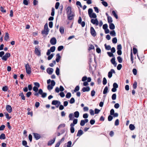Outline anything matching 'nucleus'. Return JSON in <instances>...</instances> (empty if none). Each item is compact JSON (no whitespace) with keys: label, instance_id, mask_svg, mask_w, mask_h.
Listing matches in <instances>:
<instances>
[{"label":"nucleus","instance_id":"nucleus-15","mask_svg":"<svg viewBox=\"0 0 147 147\" xmlns=\"http://www.w3.org/2000/svg\"><path fill=\"white\" fill-rule=\"evenodd\" d=\"M43 93L42 90L41 89H39L38 92L35 93L34 94V95L36 96H38L39 95V94L41 95Z\"/></svg>","mask_w":147,"mask_h":147},{"label":"nucleus","instance_id":"nucleus-16","mask_svg":"<svg viewBox=\"0 0 147 147\" xmlns=\"http://www.w3.org/2000/svg\"><path fill=\"white\" fill-rule=\"evenodd\" d=\"M90 88L89 87H83L82 89V91L83 92H84L86 91L88 92L90 90Z\"/></svg>","mask_w":147,"mask_h":147},{"label":"nucleus","instance_id":"nucleus-32","mask_svg":"<svg viewBox=\"0 0 147 147\" xmlns=\"http://www.w3.org/2000/svg\"><path fill=\"white\" fill-rule=\"evenodd\" d=\"M110 34L113 36H116V33L115 31L113 30L110 32Z\"/></svg>","mask_w":147,"mask_h":147},{"label":"nucleus","instance_id":"nucleus-17","mask_svg":"<svg viewBox=\"0 0 147 147\" xmlns=\"http://www.w3.org/2000/svg\"><path fill=\"white\" fill-rule=\"evenodd\" d=\"M61 58V57L59 53H57L56 55V61L57 62H59V61L60 59Z\"/></svg>","mask_w":147,"mask_h":147},{"label":"nucleus","instance_id":"nucleus-41","mask_svg":"<svg viewBox=\"0 0 147 147\" xmlns=\"http://www.w3.org/2000/svg\"><path fill=\"white\" fill-rule=\"evenodd\" d=\"M63 46H59L57 48V50L59 51H60L63 49Z\"/></svg>","mask_w":147,"mask_h":147},{"label":"nucleus","instance_id":"nucleus-10","mask_svg":"<svg viewBox=\"0 0 147 147\" xmlns=\"http://www.w3.org/2000/svg\"><path fill=\"white\" fill-rule=\"evenodd\" d=\"M91 22L93 24H95L96 26H97L98 24V22L97 19H92Z\"/></svg>","mask_w":147,"mask_h":147},{"label":"nucleus","instance_id":"nucleus-33","mask_svg":"<svg viewBox=\"0 0 147 147\" xmlns=\"http://www.w3.org/2000/svg\"><path fill=\"white\" fill-rule=\"evenodd\" d=\"M55 15V9L53 7L52 8L51 15L52 16H54Z\"/></svg>","mask_w":147,"mask_h":147},{"label":"nucleus","instance_id":"nucleus-55","mask_svg":"<svg viewBox=\"0 0 147 147\" xmlns=\"http://www.w3.org/2000/svg\"><path fill=\"white\" fill-rule=\"evenodd\" d=\"M49 26L50 28H52L53 26V22H50L49 24Z\"/></svg>","mask_w":147,"mask_h":147},{"label":"nucleus","instance_id":"nucleus-5","mask_svg":"<svg viewBox=\"0 0 147 147\" xmlns=\"http://www.w3.org/2000/svg\"><path fill=\"white\" fill-rule=\"evenodd\" d=\"M55 82L54 80H52L51 81V84L48 85L47 86V89L48 90H51L53 89V87L55 85Z\"/></svg>","mask_w":147,"mask_h":147},{"label":"nucleus","instance_id":"nucleus-28","mask_svg":"<svg viewBox=\"0 0 147 147\" xmlns=\"http://www.w3.org/2000/svg\"><path fill=\"white\" fill-rule=\"evenodd\" d=\"M74 115L75 117L78 118L79 117V113L78 111H76L74 113Z\"/></svg>","mask_w":147,"mask_h":147},{"label":"nucleus","instance_id":"nucleus-58","mask_svg":"<svg viewBox=\"0 0 147 147\" xmlns=\"http://www.w3.org/2000/svg\"><path fill=\"white\" fill-rule=\"evenodd\" d=\"M28 138L30 142H31L32 140V136L31 134H30L29 135Z\"/></svg>","mask_w":147,"mask_h":147},{"label":"nucleus","instance_id":"nucleus-42","mask_svg":"<svg viewBox=\"0 0 147 147\" xmlns=\"http://www.w3.org/2000/svg\"><path fill=\"white\" fill-rule=\"evenodd\" d=\"M0 11L3 13H5L6 12V10L2 6L0 7Z\"/></svg>","mask_w":147,"mask_h":147},{"label":"nucleus","instance_id":"nucleus-9","mask_svg":"<svg viewBox=\"0 0 147 147\" xmlns=\"http://www.w3.org/2000/svg\"><path fill=\"white\" fill-rule=\"evenodd\" d=\"M34 52L35 54L38 56H40L41 55L40 50L36 47L35 49Z\"/></svg>","mask_w":147,"mask_h":147},{"label":"nucleus","instance_id":"nucleus-4","mask_svg":"<svg viewBox=\"0 0 147 147\" xmlns=\"http://www.w3.org/2000/svg\"><path fill=\"white\" fill-rule=\"evenodd\" d=\"M44 29H45V30H46L45 33L44 32L45 31H42L41 32L42 34H45L46 35H47L48 34V32H49L47 23L45 24L44 26Z\"/></svg>","mask_w":147,"mask_h":147},{"label":"nucleus","instance_id":"nucleus-11","mask_svg":"<svg viewBox=\"0 0 147 147\" xmlns=\"http://www.w3.org/2000/svg\"><path fill=\"white\" fill-rule=\"evenodd\" d=\"M53 71V69L51 68H48L47 69V73L50 75L51 74H52Z\"/></svg>","mask_w":147,"mask_h":147},{"label":"nucleus","instance_id":"nucleus-47","mask_svg":"<svg viewBox=\"0 0 147 147\" xmlns=\"http://www.w3.org/2000/svg\"><path fill=\"white\" fill-rule=\"evenodd\" d=\"M5 116H6V118L8 120L10 119L11 118V117L9 116V114L7 113L5 114Z\"/></svg>","mask_w":147,"mask_h":147},{"label":"nucleus","instance_id":"nucleus-29","mask_svg":"<svg viewBox=\"0 0 147 147\" xmlns=\"http://www.w3.org/2000/svg\"><path fill=\"white\" fill-rule=\"evenodd\" d=\"M83 132L82 130H79L78 132L77 136H80L83 134Z\"/></svg>","mask_w":147,"mask_h":147},{"label":"nucleus","instance_id":"nucleus-62","mask_svg":"<svg viewBox=\"0 0 147 147\" xmlns=\"http://www.w3.org/2000/svg\"><path fill=\"white\" fill-rule=\"evenodd\" d=\"M28 90L30 91H31L32 89V86L31 84H29L28 86Z\"/></svg>","mask_w":147,"mask_h":147},{"label":"nucleus","instance_id":"nucleus-12","mask_svg":"<svg viewBox=\"0 0 147 147\" xmlns=\"http://www.w3.org/2000/svg\"><path fill=\"white\" fill-rule=\"evenodd\" d=\"M6 109L7 111L9 113H11L12 112V108L10 105H7Z\"/></svg>","mask_w":147,"mask_h":147},{"label":"nucleus","instance_id":"nucleus-38","mask_svg":"<svg viewBox=\"0 0 147 147\" xmlns=\"http://www.w3.org/2000/svg\"><path fill=\"white\" fill-rule=\"evenodd\" d=\"M108 90V88L107 87H106L103 91V93L104 94H106Z\"/></svg>","mask_w":147,"mask_h":147},{"label":"nucleus","instance_id":"nucleus-19","mask_svg":"<svg viewBox=\"0 0 147 147\" xmlns=\"http://www.w3.org/2000/svg\"><path fill=\"white\" fill-rule=\"evenodd\" d=\"M19 96H21L22 100H25V96H24V93L23 92H22L20 94Z\"/></svg>","mask_w":147,"mask_h":147},{"label":"nucleus","instance_id":"nucleus-53","mask_svg":"<svg viewBox=\"0 0 147 147\" xmlns=\"http://www.w3.org/2000/svg\"><path fill=\"white\" fill-rule=\"evenodd\" d=\"M116 97V94H113L112 96V98L113 100H115Z\"/></svg>","mask_w":147,"mask_h":147},{"label":"nucleus","instance_id":"nucleus-64","mask_svg":"<svg viewBox=\"0 0 147 147\" xmlns=\"http://www.w3.org/2000/svg\"><path fill=\"white\" fill-rule=\"evenodd\" d=\"M31 94H32V93L31 92H30V91L28 92H27L26 94V96L28 97H29L31 95Z\"/></svg>","mask_w":147,"mask_h":147},{"label":"nucleus","instance_id":"nucleus-40","mask_svg":"<svg viewBox=\"0 0 147 147\" xmlns=\"http://www.w3.org/2000/svg\"><path fill=\"white\" fill-rule=\"evenodd\" d=\"M8 89V87L7 86H3L2 88V90L3 91H6Z\"/></svg>","mask_w":147,"mask_h":147},{"label":"nucleus","instance_id":"nucleus-50","mask_svg":"<svg viewBox=\"0 0 147 147\" xmlns=\"http://www.w3.org/2000/svg\"><path fill=\"white\" fill-rule=\"evenodd\" d=\"M34 85L36 86L37 87L39 88L40 86V84L38 82H35L34 83Z\"/></svg>","mask_w":147,"mask_h":147},{"label":"nucleus","instance_id":"nucleus-60","mask_svg":"<svg viewBox=\"0 0 147 147\" xmlns=\"http://www.w3.org/2000/svg\"><path fill=\"white\" fill-rule=\"evenodd\" d=\"M76 4L77 5H79L80 6V7H82V5L81 4V3L79 1H77V2H76Z\"/></svg>","mask_w":147,"mask_h":147},{"label":"nucleus","instance_id":"nucleus-48","mask_svg":"<svg viewBox=\"0 0 147 147\" xmlns=\"http://www.w3.org/2000/svg\"><path fill=\"white\" fill-rule=\"evenodd\" d=\"M85 123H86L84 120H82L80 122V125L82 126H83L85 125Z\"/></svg>","mask_w":147,"mask_h":147},{"label":"nucleus","instance_id":"nucleus-35","mask_svg":"<svg viewBox=\"0 0 147 147\" xmlns=\"http://www.w3.org/2000/svg\"><path fill=\"white\" fill-rule=\"evenodd\" d=\"M105 49L106 50H109L111 49V47L109 45H107L106 44L105 45Z\"/></svg>","mask_w":147,"mask_h":147},{"label":"nucleus","instance_id":"nucleus-3","mask_svg":"<svg viewBox=\"0 0 147 147\" xmlns=\"http://www.w3.org/2000/svg\"><path fill=\"white\" fill-rule=\"evenodd\" d=\"M26 73L28 74H30L31 73V67H30L29 63H27L25 66Z\"/></svg>","mask_w":147,"mask_h":147},{"label":"nucleus","instance_id":"nucleus-34","mask_svg":"<svg viewBox=\"0 0 147 147\" xmlns=\"http://www.w3.org/2000/svg\"><path fill=\"white\" fill-rule=\"evenodd\" d=\"M107 18L108 22L109 23H111L113 21L112 18L111 17L109 16H108Z\"/></svg>","mask_w":147,"mask_h":147},{"label":"nucleus","instance_id":"nucleus-52","mask_svg":"<svg viewBox=\"0 0 147 147\" xmlns=\"http://www.w3.org/2000/svg\"><path fill=\"white\" fill-rule=\"evenodd\" d=\"M33 90L35 92H37L38 90V88L36 86H34L33 88Z\"/></svg>","mask_w":147,"mask_h":147},{"label":"nucleus","instance_id":"nucleus-44","mask_svg":"<svg viewBox=\"0 0 147 147\" xmlns=\"http://www.w3.org/2000/svg\"><path fill=\"white\" fill-rule=\"evenodd\" d=\"M71 93L70 92H68L67 94L66 95V97L67 98H69L71 97Z\"/></svg>","mask_w":147,"mask_h":147},{"label":"nucleus","instance_id":"nucleus-8","mask_svg":"<svg viewBox=\"0 0 147 147\" xmlns=\"http://www.w3.org/2000/svg\"><path fill=\"white\" fill-rule=\"evenodd\" d=\"M90 33L91 35L94 37L96 36V33L93 27L90 28Z\"/></svg>","mask_w":147,"mask_h":147},{"label":"nucleus","instance_id":"nucleus-13","mask_svg":"<svg viewBox=\"0 0 147 147\" xmlns=\"http://www.w3.org/2000/svg\"><path fill=\"white\" fill-rule=\"evenodd\" d=\"M113 73H115V70L113 69H111V71L109 72L108 76L109 78H110L112 77Z\"/></svg>","mask_w":147,"mask_h":147},{"label":"nucleus","instance_id":"nucleus-45","mask_svg":"<svg viewBox=\"0 0 147 147\" xmlns=\"http://www.w3.org/2000/svg\"><path fill=\"white\" fill-rule=\"evenodd\" d=\"M117 59L118 60L119 62V63H121L122 62V60L121 57L120 56H119L117 57Z\"/></svg>","mask_w":147,"mask_h":147},{"label":"nucleus","instance_id":"nucleus-25","mask_svg":"<svg viewBox=\"0 0 147 147\" xmlns=\"http://www.w3.org/2000/svg\"><path fill=\"white\" fill-rule=\"evenodd\" d=\"M54 55V53H52L50 55H49L47 59L48 60H49L51 59Z\"/></svg>","mask_w":147,"mask_h":147},{"label":"nucleus","instance_id":"nucleus-46","mask_svg":"<svg viewBox=\"0 0 147 147\" xmlns=\"http://www.w3.org/2000/svg\"><path fill=\"white\" fill-rule=\"evenodd\" d=\"M80 89V87L79 86H77L75 88V89H74V92H76L78 91Z\"/></svg>","mask_w":147,"mask_h":147},{"label":"nucleus","instance_id":"nucleus-61","mask_svg":"<svg viewBox=\"0 0 147 147\" xmlns=\"http://www.w3.org/2000/svg\"><path fill=\"white\" fill-rule=\"evenodd\" d=\"M5 127L4 125H2L0 127V130H3Z\"/></svg>","mask_w":147,"mask_h":147},{"label":"nucleus","instance_id":"nucleus-56","mask_svg":"<svg viewBox=\"0 0 147 147\" xmlns=\"http://www.w3.org/2000/svg\"><path fill=\"white\" fill-rule=\"evenodd\" d=\"M102 82L104 85H105L107 84V81L105 78H103Z\"/></svg>","mask_w":147,"mask_h":147},{"label":"nucleus","instance_id":"nucleus-51","mask_svg":"<svg viewBox=\"0 0 147 147\" xmlns=\"http://www.w3.org/2000/svg\"><path fill=\"white\" fill-rule=\"evenodd\" d=\"M114 16L115 17V18L116 19L118 18V16L116 14L115 11H113L112 12Z\"/></svg>","mask_w":147,"mask_h":147},{"label":"nucleus","instance_id":"nucleus-23","mask_svg":"<svg viewBox=\"0 0 147 147\" xmlns=\"http://www.w3.org/2000/svg\"><path fill=\"white\" fill-rule=\"evenodd\" d=\"M109 28L111 30H113L115 28L114 25L112 23H110L109 24Z\"/></svg>","mask_w":147,"mask_h":147},{"label":"nucleus","instance_id":"nucleus-63","mask_svg":"<svg viewBox=\"0 0 147 147\" xmlns=\"http://www.w3.org/2000/svg\"><path fill=\"white\" fill-rule=\"evenodd\" d=\"M40 105V103L38 102H36L35 103V106L36 108H38Z\"/></svg>","mask_w":147,"mask_h":147},{"label":"nucleus","instance_id":"nucleus-22","mask_svg":"<svg viewBox=\"0 0 147 147\" xmlns=\"http://www.w3.org/2000/svg\"><path fill=\"white\" fill-rule=\"evenodd\" d=\"M111 63L114 65L116 66L117 65V63H116V62L115 61V58H112L111 60Z\"/></svg>","mask_w":147,"mask_h":147},{"label":"nucleus","instance_id":"nucleus-24","mask_svg":"<svg viewBox=\"0 0 147 147\" xmlns=\"http://www.w3.org/2000/svg\"><path fill=\"white\" fill-rule=\"evenodd\" d=\"M59 31L61 34H63L64 33V29L63 27H61L59 28Z\"/></svg>","mask_w":147,"mask_h":147},{"label":"nucleus","instance_id":"nucleus-2","mask_svg":"<svg viewBox=\"0 0 147 147\" xmlns=\"http://www.w3.org/2000/svg\"><path fill=\"white\" fill-rule=\"evenodd\" d=\"M73 113H70L69 115V120H73V123H72L70 126H71L70 128L71 132V133H74V117L73 116Z\"/></svg>","mask_w":147,"mask_h":147},{"label":"nucleus","instance_id":"nucleus-6","mask_svg":"<svg viewBox=\"0 0 147 147\" xmlns=\"http://www.w3.org/2000/svg\"><path fill=\"white\" fill-rule=\"evenodd\" d=\"M51 104L52 105H56V107L58 108L60 105L61 102L59 101L54 100L52 101Z\"/></svg>","mask_w":147,"mask_h":147},{"label":"nucleus","instance_id":"nucleus-49","mask_svg":"<svg viewBox=\"0 0 147 147\" xmlns=\"http://www.w3.org/2000/svg\"><path fill=\"white\" fill-rule=\"evenodd\" d=\"M117 42V39L116 37L113 38L112 39V42L114 43H116Z\"/></svg>","mask_w":147,"mask_h":147},{"label":"nucleus","instance_id":"nucleus-31","mask_svg":"<svg viewBox=\"0 0 147 147\" xmlns=\"http://www.w3.org/2000/svg\"><path fill=\"white\" fill-rule=\"evenodd\" d=\"M71 142L69 141H68L67 143L66 146H65L67 147H71Z\"/></svg>","mask_w":147,"mask_h":147},{"label":"nucleus","instance_id":"nucleus-26","mask_svg":"<svg viewBox=\"0 0 147 147\" xmlns=\"http://www.w3.org/2000/svg\"><path fill=\"white\" fill-rule=\"evenodd\" d=\"M129 128L131 130H132L134 129L135 127L133 125L131 124L129 125Z\"/></svg>","mask_w":147,"mask_h":147},{"label":"nucleus","instance_id":"nucleus-20","mask_svg":"<svg viewBox=\"0 0 147 147\" xmlns=\"http://www.w3.org/2000/svg\"><path fill=\"white\" fill-rule=\"evenodd\" d=\"M9 38V34L7 32L6 33L5 36L4 37V39L5 40L7 41L8 40Z\"/></svg>","mask_w":147,"mask_h":147},{"label":"nucleus","instance_id":"nucleus-59","mask_svg":"<svg viewBox=\"0 0 147 147\" xmlns=\"http://www.w3.org/2000/svg\"><path fill=\"white\" fill-rule=\"evenodd\" d=\"M23 3L25 5H28V2L27 0H24Z\"/></svg>","mask_w":147,"mask_h":147},{"label":"nucleus","instance_id":"nucleus-43","mask_svg":"<svg viewBox=\"0 0 147 147\" xmlns=\"http://www.w3.org/2000/svg\"><path fill=\"white\" fill-rule=\"evenodd\" d=\"M93 12V10L92 9L90 8L88 9V14L89 15V16Z\"/></svg>","mask_w":147,"mask_h":147},{"label":"nucleus","instance_id":"nucleus-30","mask_svg":"<svg viewBox=\"0 0 147 147\" xmlns=\"http://www.w3.org/2000/svg\"><path fill=\"white\" fill-rule=\"evenodd\" d=\"M60 5V3L59 2H57L56 3L55 7L56 9H58Z\"/></svg>","mask_w":147,"mask_h":147},{"label":"nucleus","instance_id":"nucleus-36","mask_svg":"<svg viewBox=\"0 0 147 147\" xmlns=\"http://www.w3.org/2000/svg\"><path fill=\"white\" fill-rule=\"evenodd\" d=\"M55 49V46H52L49 49L52 52H54Z\"/></svg>","mask_w":147,"mask_h":147},{"label":"nucleus","instance_id":"nucleus-54","mask_svg":"<svg viewBox=\"0 0 147 147\" xmlns=\"http://www.w3.org/2000/svg\"><path fill=\"white\" fill-rule=\"evenodd\" d=\"M27 142L25 140H23L22 141V145L24 146H26L27 145Z\"/></svg>","mask_w":147,"mask_h":147},{"label":"nucleus","instance_id":"nucleus-39","mask_svg":"<svg viewBox=\"0 0 147 147\" xmlns=\"http://www.w3.org/2000/svg\"><path fill=\"white\" fill-rule=\"evenodd\" d=\"M55 73L58 76L59 74V69L58 67H57L56 68Z\"/></svg>","mask_w":147,"mask_h":147},{"label":"nucleus","instance_id":"nucleus-21","mask_svg":"<svg viewBox=\"0 0 147 147\" xmlns=\"http://www.w3.org/2000/svg\"><path fill=\"white\" fill-rule=\"evenodd\" d=\"M6 137L5 134L2 133L0 136V139L1 140H4L5 139Z\"/></svg>","mask_w":147,"mask_h":147},{"label":"nucleus","instance_id":"nucleus-27","mask_svg":"<svg viewBox=\"0 0 147 147\" xmlns=\"http://www.w3.org/2000/svg\"><path fill=\"white\" fill-rule=\"evenodd\" d=\"M89 16L90 18H96V14L94 13H92Z\"/></svg>","mask_w":147,"mask_h":147},{"label":"nucleus","instance_id":"nucleus-57","mask_svg":"<svg viewBox=\"0 0 147 147\" xmlns=\"http://www.w3.org/2000/svg\"><path fill=\"white\" fill-rule=\"evenodd\" d=\"M122 67V66L121 64H119L117 67V68L118 70H120L121 68Z\"/></svg>","mask_w":147,"mask_h":147},{"label":"nucleus","instance_id":"nucleus-7","mask_svg":"<svg viewBox=\"0 0 147 147\" xmlns=\"http://www.w3.org/2000/svg\"><path fill=\"white\" fill-rule=\"evenodd\" d=\"M50 43L52 45H55L57 43V40L55 37H53L50 40Z\"/></svg>","mask_w":147,"mask_h":147},{"label":"nucleus","instance_id":"nucleus-37","mask_svg":"<svg viewBox=\"0 0 147 147\" xmlns=\"http://www.w3.org/2000/svg\"><path fill=\"white\" fill-rule=\"evenodd\" d=\"M65 126V124H60L58 127L57 128V130L59 129L61 127H64Z\"/></svg>","mask_w":147,"mask_h":147},{"label":"nucleus","instance_id":"nucleus-1","mask_svg":"<svg viewBox=\"0 0 147 147\" xmlns=\"http://www.w3.org/2000/svg\"><path fill=\"white\" fill-rule=\"evenodd\" d=\"M66 13L67 19L69 20H71L74 18V14L72 12L71 8L70 7L68 6L66 9Z\"/></svg>","mask_w":147,"mask_h":147},{"label":"nucleus","instance_id":"nucleus-14","mask_svg":"<svg viewBox=\"0 0 147 147\" xmlns=\"http://www.w3.org/2000/svg\"><path fill=\"white\" fill-rule=\"evenodd\" d=\"M33 134L34 137L36 140H38L40 138V136L39 134L36 133H33Z\"/></svg>","mask_w":147,"mask_h":147},{"label":"nucleus","instance_id":"nucleus-18","mask_svg":"<svg viewBox=\"0 0 147 147\" xmlns=\"http://www.w3.org/2000/svg\"><path fill=\"white\" fill-rule=\"evenodd\" d=\"M55 138H54L53 140L48 142V146H51L55 142Z\"/></svg>","mask_w":147,"mask_h":147}]
</instances>
